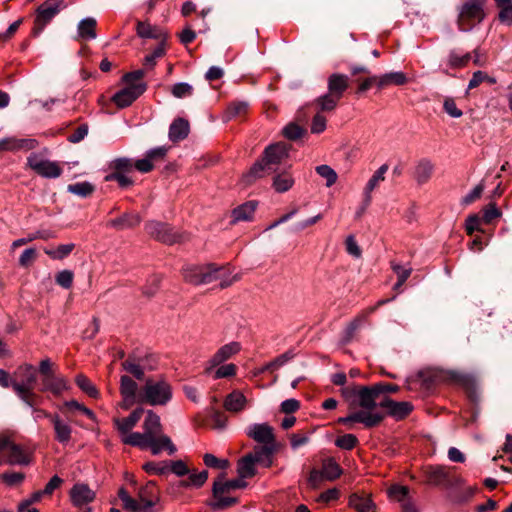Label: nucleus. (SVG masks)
Returning <instances> with one entry per match:
<instances>
[{"label":"nucleus","mask_w":512,"mask_h":512,"mask_svg":"<svg viewBox=\"0 0 512 512\" xmlns=\"http://www.w3.org/2000/svg\"><path fill=\"white\" fill-rule=\"evenodd\" d=\"M143 412V408H137L134 411H132L128 417L113 419V423L118 432L121 434V436L131 432V430L136 426L138 421L141 419Z\"/></svg>","instance_id":"obj_23"},{"label":"nucleus","mask_w":512,"mask_h":512,"mask_svg":"<svg viewBox=\"0 0 512 512\" xmlns=\"http://www.w3.org/2000/svg\"><path fill=\"white\" fill-rule=\"evenodd\" d=\"M484 0H468L459 12L457 25L461 31L468 32L485 18Z\"/></svg>","instance_id":"obj_8"},{"label":"nucleus","mask_w":512,"mask_h":512,"mask_svg":"<svg viewBox=\"0 0 512 512\" xmlns=\"http://www.w3.org/2000/svg\"><path fill=\"white\" fill-rule=\"evenodd\" d=\"M388 170V165L383 164L370 178L364 189L365 204L370 205L371 195L370 193L378 186V184L384 180V174Z\"/></svg>","instance_id":"obj_34"},{"label":"nucleus","mask_w":512,"mask_h":512,"mask_svg":"<svg viewBox=\"0 0 512 512\" xmlns=\"http://www.w3.org/2000/svg\"><path fill=\"white\" fill-rule=\"evenodd\" d=\"M249 108V103L246 101H234L230 103L226 110L225 120L228 121L232 118L244 116Z\"/></svg>","instance_id":"obj_43"},{"label":"nucleus","mask_w":512,"mask_h":512,"mask_svg":"<svg viewBox=\"0 0 512 512\" xmlns=\"http://www.w3.org/2000/svg\"><path fill=\"white\" fill-rule=\"evenodd\" d=\"M321 472L325 479L335 480L342 474V469L334 459L329 458L323 462Z\"/></svg>","instance_id":"obj_40"},{"label":"nucleus","mask_w":512,"mask_h":512,"mask_svg":"<svg viewBox=\"0 0 512 512\" xmlns=\"http://www.w3.org/2000/svg\"><path fill=\"white\" fill-rule=\"evenodd\" d=\"M358 444V439L354 434H344L335 440V445L344 450H352Z\"/></svg>","instance_id":"obj_53"},{"label":"nucleus","mask_w":512,"mask_h":512,"mask_svg":"<svg viewBox=\"0 0 512 512\" xmlns=\"http://www.w3.org/2000/svg\"><path fill=\"white\" fill-rule=\"evenodd\" d=\"M203 462L207 467L219 470H225L229 466V461L227 459H219L210 453L204 454Z\"/></svg>","instance_id":"obj_52"},{"label":"nucleus","mask_w":512,"mask_h":512,"mask_svg":"<svg viewBox=\"0 0 512 512\" xmlns=\"http://www.w3.org/2000/svg\"><path fill=\"white\" fill-rule=\"evenodd\" d=\"M379 407L386 410L385 416L388 415L395 420L406 418L413 410V405L408 401L397 402L388 396H383L379 401Z\"/></svg>","instance_id":"obj_15"},{"label":"nucleus","mask_w":512,"mask_h":512,"mask_svg":"<svg viewBox=\"0 0 512 512\" xmlns=\"http://www.w3.org/2000/svg\"><path fill=\"white\" fill-rule=\"evenodd\" d=\"M349 505L357 512H369L373 507V502L367 496L352 494L349 497Z\"/></svg>","instance_id":"obj_42"},{"label":"nucleus","mask_w":512,"mask_h":512,"mask_svg":"<svg viewBox=\"0 0 512 512\" xmlns=\"http://www.w3.org/2000/svg\"><path fill=\"white\" fill-rule=\"evenodd\" d=\"M75 383L88 396L92 398H97L99 396L97 388L84 374H78L75 377Z\"/></svg>","instance_id":"obj_45"},{"label":"nucleus","mask_w":512,"mask_h":512,"mask_svg":"<svg viewBox=\"0 0 512 512\" xmlns=\"http://www.w3.org/2000/svg\"><path fill=\"white\" fill-rule=\"evenodd\" d=\"M189 134V122L184 118H176L169 127V139L172 142L184 140Z\"/></svg>","instance_id":"obj_29"},{"label":"nucleus","mask_w":512,"mask_h":512,"mask_svg":"<svg viewBox=\"0 0 512 512\" xmlns=\"http://www.w3.org/2000/svg\"><path fill=\"white\" fill-rule=\"evenodd\" d=\"M95 496V492L84 483H77L70 490L71 502L80 509L84 507L83 512H91V508L87 506L95 499Z\"/></svg>","instance_id":"obj_16"},{"label":"nucleus","mask_w":512,"mask_h":512,"mask_svg":"<svg viewBox=\"0 0 512 512\" xmlns=\"http://www.w3.org/2000/svg\"><path fill=\"white\" fill-rule=\"evenodd\" d=\"M66 190L74 195H77L81 198H87L95 191V186L90 182H77L73 184H69L66 187Z\"/></svg>","instance_id":"obj_41"},{"label":"nucleus","mask_w":512,"mask_h":512,"mask_svg":"<svg viewBox=\"0 0 512 512\" xmlns=\"http://www.w3.org/2000/svg\"><path fill=\"white\" fill-rule=\"evenodd\" d=\"M241 350V345L238 342L228 343L214 354V356L210 360L211 366L215 367L223 363L224 361L231 358L233 355L237 354Z\"/></svg>","instance_id":"obj_27"},{"label":"nucleus","mask_w":512,"mask_h":512,"mask_svg":"<svg viewBox=\"0 0 512 512\" xmlns=\"http://www.w3.org/2000/svg\"><path fill=\"white\" fill-rule=\"evenodd\" d=\"M278 450V445L255 446L249 454L252 456L256 465L269 468L273 465L274 454Z\"/></svg>","instance_id":"obj_20"},{"label":"nucleus","mask_w":512,"mask_h":512,"mask_svg":"<svg viewBox=\"0 0 512 512\" xmlns=\"http://www.w3.org/2000/svg\"><path fill=\"white\" fill-rule=\"evenodd\" d=\"M426 473L428 483L435 486L450 488L459 481L458 478H453L450 475L448 468L443 466H431L427 469Z\"/></svg>","instance_id":"obj_18"},{"label":"nucleus","mask_w":512,"mask_h":512,"mask_svg":"<svg viewBox=\"0 0 512 512\" xmlns=\"http://www.w3.org/2000/svg\"><path fill=\"white\" fill-rule=\"evenodd\" d=\"M27 163L31 169L44 177L55 178L61 174V168L55 162H51L39 154H31Z\"/></svg>","instance_id":"obj_14"},{"label":"nucleus","mask_w":512,"mask_h":512,"mask_svg":"<svg viewBox=\"0 0 512 512\" xmlns=\"http://www.w3.org/2000/svg\"><path fill=\"white\" fill-rule=\"evenodd\" d=\"M37 251L34 248L25 249L19 257V265L21 267H29L36 259Z\"/></svg>","instance_id":"obj_64"},{"label":"nucleus","mask_w":512,"mask_h":512,"mask_svg":"<svg viewBox=\"0 0 512 512\" xmlns=\"http://www.w3.org/2000/svg\"><path fill=\"white\" fill-rule=\"evenodd\" d=\"M138 385L129 376L123 375L120 378V394L122 396L121 408L127 410L135 403H138Z\"/></svg>","instance_id":"obj_17"},{"label":"nucleus","mask_w":512,"mask_h":512,"mask_svg":"<svg viewBox=\"0 0 512 512\" xmlns=\"http://www.w3.org/2000/svg\"><path fill=\"white\" fill-rule=\"evenodd\" d=\"M246 486L247 483L244 479L239 477V479L225 480V473H222L213 483V495H218L220 492L245 488Z\"/></svg>","instance_id":"obj_25"},{"label":"nucleus","mask_w":512,"mask_h":512,"mask_svg":"<svg viewBox=\"0 0 512 512\" xmlns=\"http://www.w3.org/2000/svg\"><path fill=\"white\" fill-rule=\"evenodd\" d=\"M35 146L34 139L7 138L0 141V150H31Z\"/></svg>","instance_id":"obj_31"},{"label":"nucleus","mask_w":512,"mask_h":512,"mask_svg":"<svg viewBox=\"0 0 512 512\" xmlns=\"http://www.w3.org/2000/svg\"><path fill=\"white\" fill-rule=\"evenodd\" d=\"M224 493L225 492H220L218 495H213L215 498V501L212 504L214 509H217V510L225 509V508L233 506L237 503V498L225 497V496H223Z\"/></svg>","instance_id":"obj_56"},{"label":"nucleus","mask_w":512,"mask_h":512,"mask_svg":"<svg viewBox=\"0 0 512 512\" xmlns=\"http://www.w3.org/2000/svg\"><path fill=\"white\" fill-rule=\"evenodd\" d=\"M208 479V472L203 470L199 473L191 474L187 479L178 482L179 487L183 488H200Z\"/></svg>","instance_id":"obj_38"},{"label":"nucleus","mask_w":512,"mask_h":512,"mask_svg":"<svg viewBox=\"0 0 512 512\" xmlns=\"http://www.w3.org/2000/svg\"><path fill=\"white\" fill-rule=\"evenodd\" d=\"M146 89L147 85L145 83H132L115 93L112 97V101L118 108H126L140 97Z\"/></svg>","instance_id":"obj_13"},{"label":"nucleus","mask_w":512,"mask_h":512,"mask_svg":"<svg viewBox=\"0 0 512 512\" xmlns=\"http://www.w3.org/2000/svg\"><path fill=\"white\" fill-rule=\"evenodd\" d=\"M247 399L240 391H233L224 400V407L227 411L238 413L245 409Z\"/></svg>","instance_id":"obj_30"},{"label":"nucleus","mask_w":512,"mask_h":512,"mask_svg":"<svg viewBox=\"0 0 512 512\" xmlns=\"http://www.w3.org/2000/svg\"><path fill=\"white\" fill-rule=\"evenodd\" d=\"M136 30L138 36H140L141 38L156 39L159 40L160 43H163V46H165L168 36L165 32H163L156 26H152L146 22L138 21L136 25Z\"/></svg>","instance_id":"obj_24"},{"label":"nucleus","mask_w":512,"mask_h":512,"mask_svg":"<svg viewBox=\"0 0 512 512\" xmlns=\"http://www.w3.org/2000/svg\"><path fill=\"white\" fill-rule=\"evenodd\" d=\"M257 204L258 203L256 201H248V202L238 206L237 208H235L232 211V218H233L232 222L235 223L238 221L251 220V218L256 210Z\"/></svg>","instance_id":"obj_32"},{"label":"nucleus","mask_w":512,"mask_h":512,"mask_svg":"<svg viewBox=\"0 0 512 512\" xmlns=\"http://www.w3.org/2000/svg\"><path fill=\"white\" fill-rule=\"evenodd\" d=\"M231 274L230 265H217L215 263L203 265H189L182 269V275L187 283L193 285L208 284L216 280H220L221 288L230 286L238 278L234 276L228 280Z\"/></svg>","instance_id":"obj_4"},{"label":"nucleus","mask_w":512,"mask_h":512,"mask_svg":"<svg viewBox=\"0 0 512 512\" xmlns=\"http://www.w3.org/2000/svg\"><path fill=\"white\" fill-rule=\"evenodd\" d=\"M0 455L9 465H28L30 463V454L6 435H0Z\"/></svg>","instance_id":"obj_9"},{"label":"nucleus","mask_w":512,"mask_h":512,"mask_svg":"<svg viewBox=\"0 0 512 512\" xmlns=\"http://www.w3.org/2000/svg\"><path fill=\"white\" fill-rule=\"evenodd\" d=\"M433 164L428 159H421L415 169V179L418 184L426 183L432 176Z\"/></svg>","instance_id":"obj_35"},{"label":"nucleus","mask_w":512,"mask_h":512,"mask_svg":"<svg viewBox=\"0 0 512 512\" xmlns=\"http://www.w3.org/2000/svg\"><path fill=\"white\" fill-rule=\"evenodd\" d=\"M74 413L83 414V415H86L89 419L95 420L94 412L92 410H90L89 408L85 407L83 404H81L75 400L66 401V416L68 414H74Z\"/></svg>","instance_id":"obj_50"},{"label":"nucleus","mask_w":512,"mask_h":512,"mask_svg":"<svg viewBox=\"0 0 512 512\" xmlns=\"http://www.w3.org/2000/svg\"><path fill=\"white\" fill-rule=\"evenodd\" d=\"M118 496L123 503L124 509L130 512L143 511V505L139 504L135 499H133L124 488L119 490Z\"/></svg>","instance_id":"obj_49"},{"label":"nucleus","mask_w":512,"mask_h":512,"mask_svg":"<svg viewBox=\"0 0 512 512\" xmlns=\"http://www.w3.org/2000/svg\"><path fill=\"white\" fill-rule=\"evenodd\" d=\"M106 181H117L122 188H128L133 185V180L120 172H112L105 177Z\"/></svg>","instance_id":"obj_62"},{"label":"nucleus","mask_w":512,"mask_h":512,"mask_svg":"<svg viewBox=\"0 0 512 512\" xmlns=\"http://www.w3.org/2000/svg\"><path fill=\"white\" fill-rule=\"evenodd\" d=\"M64 0H46L36 9L35 29L37 33L50 23L62 10Z\"/></svg>","instance_id":"obj_11"},{"label":"nucleus","mask_w":512,"mask_h":512,"mask_svg":"<svg viewBox=\"0 0 512 512\" xmlns=\"http://www.w3.org/2000/svg\"><path fill=\"white\" fill-rule=\"evenodd\" d=\"M482 212V220L487 224L491 223L494 219L501 216V211L496 207L494 203H490L487 206H485Z\"/></svg>","instance_id":"obj_59"},{"label":"nucleus","mask_w":512,"mask_h":512,"mask_svg":"<svg viewBox=\"0 0 512 512\" xmlns=\"http://www.w3.org/2000/svg\"><path fill=\"white\" fill-rule=\"evenodd\" d=\"M247 437L261 445H277L274 428L268 423H255L245 430Z\"/></svg>","instance_id":"obj_12"},{"label":"nucleus","mask_w":512,"mask_h":512,"mask_svg":"<svg viewBox=\"0 0 512 512\" xmlns=\"http://www.w3.org/2000/svg\"><path fill=\"white\" fill-rule=\"evenodd\" d=\"M146 233L163 244L172 245L183 241V235L168 223L149 221L145 224Z\"/></svg>","instance_id":"obj_10"},{"label":"nucleus","mask_w":512,"mask_h":512,"mask_svg":"<svg viewBox=\"0 0 512 512\" xmlns=\"http://www.w3.org/2000/svg\"><path fill=\"white\" fill-rule=\"evenodd\" d=\"M110 169L114 170L113 172H120L122 174L129 173L134 168V163L132 159L121 157L113 160L110 165Z\"/></svg>","instance_id":"obj_51"},{"label":"nucleus","mask_w":512,"mask_h":512,"mask_svg":"<svg viewBox=\"0 0 512 512\" xmlns=\"http://www.w3.org/2000/svg\"><path fill=\"white\" fill-rule=\"evenodd\" d=\"M173 397L172 385L164 378H149L138 392V403L165 406Z\"/></svg>","instance_id":"obj_5"},{"label":"nucleus","mask_w":512,"mask_h":512,"mask_svg":"<svg viewBox=\"0 0 512 512\" xmlns=\"http://www.w3.org/2000/svg\"><path fill=\"white\" fill-rule=\"evenodd\" d=\"M354 81L356 83H358V88H357L356 93L362 94V93L368 91L372 87V85H374V84L377 85V76L370 74V75H367V77L363 80L361 78H356Z\"/></svg>","instance_id":"obj_60"},{"label":"nucleus","mask_w":512,"mask_h":512,"mask_svg":"<svg viewBox=\"0 0 512 512\" xmlns=\"http://www.w3.org/2000/svg\"><path fill=\"white\" fill-rule=\"evenodd\" d=\"M121 440L126 445L138 447L142 450L149 449L153 455H159L161 453L157 443L150 441L144 432H129L121 436Z\"/></svg>","instance_id":"obj_19"},{"label":"nucleus","mask_w":512,"mask_h":512,"mask_svg":"<svg viewBox=\"0 0 512 512\" xmlns=\"http://www.w3.org/2000/svg\"><path fill=\"white\" fill-rule=\"evenodd\" d=\"M142 427L144 434L150 441L157 443L161 452L166 450L169 455L175 454L177 451L176 446L169 436L162 433L160 417L155 412L152 410L147 411Z\"/></svg>","instance_id":"obj_7"},{"label":"nucleus","mask_w":512,"mask_h":512,"mask_svg":"<svg viewBox=\"0 0 512 512\" xmlns=\"http://www.w3.org/2000/svg\"><path fill=\"white\" fill-rule=\"evenodd\" d=\"M316 172L326 179V185L332 186L337 181V173L328 165H319L316 167Z\"/></svg>","instance_id":"obj_54"},{"label":"nucleus","mask_w":512,"mask_h":512,"mask_svg":"<svg viewBox=\"0 0 512 512\" xmlns=\"http://www.w3.org/2000/svg\"><path fill=\"white\" fill-rule=\"evenodd\" d=\"M499 10L498 20L508 26L512 25V0L494 1Z\"/></svg>","instance_id":"obj_37"},{"label":"nucleus","mask_w":512,"mask_h":512,"mask_svg":"<svg viewBox=\"0 0 512 512\" xmlns=\"http://www.w3.org/2000/svg\"><path fill=\"white\" fill-rule=\"evenodd\" d=\"M143 470L151 475H165L169 472V461H150L143 465Z\"/></svg>","instance_id":"obj_48"},{"label":"nucleus","mask_w":512,"mask_h":512,"mask_svg":"<svg viewBox=\"0 0 512 512\" xmlns=\"http://www.w3.org/2000/svg\"><path fill=\"white\" fill-rule=\"evenodd\" d=\"M471 59V53L460 55L455 49H453L449 52L448 55V65L454 69L463 68L469 63Z\"/></svg>","instance_id":"obj_46"},{"label":"nucleus","mask_w":512,"mask_h":512,"mask_svg":"<svg viewBox=\"0 0 512 512\" xmlns=\"http://www.w3.org/2000/svg\"><path fill=\"white\" fill-rule=\"evenodd\" d=\"M293 183V178L287 172L279 173L273 178V187L279 193L288 191Z\"/></svg>","instance_id":"obj_44"},{"label":"nucleus","mask_w":512,"mask_h":512,"mask_svg":"<svg viewBox=\"0 0 512 512\" xmlns=\"http://www.w3.org/2000/svg\"><path fill=\"white\" fill-rule=\"evenodd\" d=\"M291 145L277 142L267 146L261 159L256 161L249 172L243 176L245 185H251L256 179L276 171V166L288 158Z\"/></svg>","instance_id":"obj_3"},{"label":"nucleus","mask_w":512,"mask_h":512,"mask_svg":"<svg viewBox=\"0 0 512 512\" xmlns=\"http://www.w3.org/2000/svg\"><path fill=\"white\" fill-rule=\"evenodd\" d=\"M171 93L176 98L188 97L192 95L193 87L185 82L176 83L173 85Z\"/></svg>","instance_id":"obj_58"},{"label":"nucleus","mask_w":512,"mask_h":512,"mask_svg":"<svg viewBox=\"0 0 512 512\" xmlns=\"http://www.w3.org/2000/svg\"><path fill=\"white\" fill-rule=\"evenodd\" d=\"M160 282H161L160 276H158V275L152 276L148 280L147 285L142 290L143 295L148 298L154 296L159 288Z\"/></svg>","instance_id":"obj_61"},{"label":"nucleus","mask_w":512,"mask_h":512,"mask_svg":"<svg viewBox=\"0 0 512 512\" xmlns=\"http://www.w3.org/2000/svg\"><path fill=\"white\" fill-rule=\"evenodd\" d=\"M348 87L349 77L347 75L340 73L331 74L327 81L328 92L315 99V106H318L320 111H333Z\"/></svg>","instance_id":"obj_6"},{"label":"nucleus","mask_w":512,"mask_h":512,"mask_svg":"<svg viewBox=\"0 0 512 512\" xmlns=\"http://www.w3.org/2000/svg\"><path fill=\"white\" fill-rule=\"evenodd\" d=\"M353 394L356 400L352 405L361 409L351 412L346 417L339 418L338 422L344 425L361 423L367 428L379 425L384 420L385 414L377 410L382 397H380L375 385L355 388Z\"/></svg>","instance_id":"obj_2"},{"label":"nucleus","mask_w":512,"mask_h":512,"mask_svg":"<svg viewBox=\"0 0 512 512\" xmlns=\"http://www.w3.org/2000/svg\"><path fill=\"white\" fill-rule=\"evenodd\" d=\"M294 357V354L291 351L285 352L275 358L273 361L268 363L265 367L261 369V372H264L266 370H275L279 367L283 366L285 363H287L289 360H291Z\"/></svg>","instance_id":"obj_55"},{"label":"nucleus","mask_w":512,"mask_h":512,"mask_svg":"<svg viewBox=\"0 0 512 512\" xmlns=\"http://www.w3.org/2000/svg\"><path fill=\"white\" fill-rule=\"evenodd\" d=\"M141 222V217L138 213H124L120 217L109 221L108 225L118 230L134 228Z\"/></svg>","instance_id":"obj_28"},{"label":"nucleus","mask_w":512,"mask_h":512,"mask_svg":"<svg viewBox=\"0 0 512 512\" xmlns=\"http://www.w3.org/2000/svg\"><path fill=\"white\" fill-rule=\"evenodd\" d=\"M140 362L141 359L130 355L124 362H122V368L132 374L136 379L142 380L144 378V369Z\"/></svg>","instance_id":"obj_36"},{"label":"nucleus","mask_w":512,"mask_h":512,"mask_svg":"<svg viewBox=\"0 0 512 512\" xmlns=\"http://www.w3.org/2000/svg\"><path fill=\"white\" fill-rule=\"evenodd\" d=\"M306 129L301 127L295 122L288 123L283 129L282 134L283 136L291 141H296L300 138H302L306 134Z\"/></svg>","instance_id":"obj_47"},{"label":"nucleus","mask_w":512,"mask_h":512,"mask_svg":"<svg viewBox=\"0 0 512 512\" xmlns=\"http://www.w3.org/2000/svg\"><path fill=\"white\" fill-rule=\"evenodd\" d=\"M38 375L41 378L40 391L60 397L64 390V382L61 378L56 377L55 363L51 359L41 360L38 370L30 364L21 365L14 373L15 383L13 384V389L30 406L36 404L37 396L34 393V389L37 386Z\"/></svg>","instance_id":"obj_1"},{"label":"nucleus","mask_w":512,"mask_h":512,"mask_svg":"<svg viewBox=\"0 0 512 512\" xmlns=\"http://www.w3.org/2000/svg\"><path fill=\"white\" fill-rule=\"evenodd\" d=\"M139 498L143 503V511L153 507L158 500L156 483L154 481H148L145 486L140 488Z\"/></svg>","instance_id":"obj_26"},{"label":"nucleus","mask_w":512,"mask_h":512,"mask_svg":"<svg viewBox=\"0 0 512 512\" xmlns=\"http://www.w3.org/2000/svg\"><path fill=\"white\" fill-rule=\"evenodd\" d=\"M166 153L167 149L165 147L151 149L146 153L144 159L137 160L134 163V167L141 173H148L154 168L153 161L164 159Z\"/></svg>","instance_id":"obj_21"},{"label":"nucleus","mask_w":512,"mask_h":512,"mask_svg":"<svg viewBox=\"0 0 512 512\" xmlns=\"http://www.w3.org/2000/svg\"><path fill=\"white\" fill-rule=\"evenodd\" d=\"M481 219L478 214H471L467 217L465 223L466 233L469 236H472L474 232H483V229L480 226Z\"/></svg>","instance_id":"obj_57"},{"label":"nucleus","mask_w":512,"mask_h":512,"mask_svg":"<svg viewBox=\"0 0 512 512\" xmlns=\"http://www.w3.org/2000/svg\"><path fill=\"white\" fill-rule=\"evenodd\" d=\"M87 134L88 125L86 123H83L75 129H73V132L66 139L72 143H78L81 140H83Z\"/></svg>","instance_id":"obj_63"},{"label":"nucleus","mask_w":512,"mask_h":512,"mask_svg":"<svg viewBox=\"0 0 512 512\" xmlns=\"http://www.w3.org/2000/svg\"><path fill=\"white\" fill-rule=\"evenodd\" d=\"M388 495L391 500L399 502L405 512H415L414 505L409 498L408 487L393 485L388 489Z\"/></svg>","instance_id":"obj_22"},{"label":"nucleus","mask_w":512,"mask_h":512,"mask_svg":"<svg viewBox=\"0 0 512 512\" xmlns=\"http://www.w3.org/2000/svg\"><path fill=\"white\" fill-rule=\"evenodd\" d=\"M256 463L252 456L248 453L238 460L237 473L240 478H251L256 474Z\"/></svg>","instance_id":"obj_33"},{"label":"nucleus","mask_w":512,"mask_h":512,"mask_svg":"<svg viewBox=\"0 0 512 512\" xmlns=\"http://www.w3.org/2000/svg\"><path fill=\"white\" fill-rule=\"evenodd\" d=\"M97 21L94 18H85L78 24V34L81 38L94 39L96 37Z\"/></svg>","instance_id":"obj_39"}]
</instances>
